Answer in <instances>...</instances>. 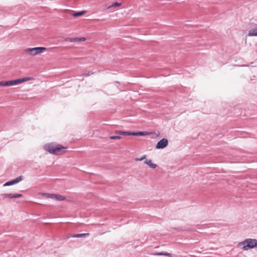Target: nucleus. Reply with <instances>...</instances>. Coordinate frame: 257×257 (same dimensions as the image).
I'll return each instance as SVG.
<instances>
[{"label": "nucleus", "instance_id": "22", "mask_svg": "<svg viewBox=\"0 0 257 257\" xmlns=\"http://www.w3.org/2000/svg\"><path fill=\"white\" fill-rule=\"evenodd\" d=\"M146 155H144L141 158H136V161H143V160L146 159Z\"/></svg>", "mask_w": 257, "mask_h": 257}, {"label": "nucleus", "instance_id": "17", "mask_svg": "<svg viewBox=\"0 0 257 257\" xmlns=\"http://www.w3.org/2000/svg\"><path fill=\"white\" fill-rule=\"evenodd\" d=\"M14 184H15V183L14 180L13 179L12 180L8 181L6 183H5L4 184V186H10V185H14Z\"/></svg>", "mask_w": 257, "mask_h": 257}, {"label": "nucleus", "instance_id": "16", "mask_svg": "<svg viewBox=\"0 0 257 257\" xmlns=\"http://www.w3.org/2000/svg\"><path fill=\"white\" fill-rule=\"evenodd\" d=\"M121 6V4L119 3L118 2H115L113 4H112L111 6H109L108 8H111L113 7H118Z\"/></svg>", "mask_w": 257, "mask_h": 257}, {"label": "nucleus", "instance_id": "7", "mask_svg": "<svg viewBox=\"0 0 257 257\" xmlns=\"http://www.w3.org/2000/svg\"><path fill=\"white\" fill-rule=\"evenodd\" d=\"M31 79H32V78L31 77H25V78H23L14 80V85L19 84L23 82H25V81H26L28 80H30Z\"/></svg>", "mask_w": 257, "mask_h": 257}, {"label": "nucleus", "instance_id": "5", "mask_svg": "<svg viewBox=\"0 0 257 257\" xmlns=\"http://www.w3.org/2000/svg\"><path fill=\"white\" fill-rule=\"evenodd\" d=\"M1 196L4 199H7V198L12 199V198H15L21 197V196H22V194H19V193H15V194L4 193V194H2L1 195Z\"/></svg>", "mask_w": 257, "mask_h": 257}, {"label": "nucleus", "instance_id": "8", "mask_svg": "<svg viewBox=\"0 0 257 257\" xmlns=\"http://www.w3.org/2000/svg\"><path fill=\"white\" fill-rule=\"evenodd\" d=\"M152 133H149L148 132H132V136H144L149 134H151Z\"/></svg>", "mask_w": 257, "mask_h": 257}, {"label": "nucleus", "instance_id": "12", "mask_svg": "<svg viewBox=\"0 0 257 257\" xmlns=\"http://www.w3.org/2000/svg\"><path fill=\"white\" fill-rule=\"evenodd\" d=\"M248 35L249 36H257V28L249 30Z\"/></svg>", "mask_w": 257, "mask_h": 257}, {"label": "nucleus", "instance_id": "9", "mask_svg": "<svg viewBox=\"0 0 257 257\" xmlns=\"http://www.w3.org/2000/svg\"><path fill=\"white\" fill-rule=\"evenodd\" d=\"M114 133L118 135L132 136V132L116 131Z\"/></svg>", "mask_w": 257, "mask_h": 257}, {"label": "nucleus", "instance_id": "13", "mask_svg": "<svg viewBox=\"0 0 257 257\" xmlns=\"http://www.w3.org/2000/svg\"><path fill=\"white\" fill-rule=\"evenodd\" d=\"M86 13V11H80V12H76V13H74L72 14V16L74 17H80V16H82L83 15L85 14Z\"/></svg>", "mask_w": 257, "mask_h": 257}, {"label": "nucleus", "instance_id": "1", "mask_svg": "<svg viewBox=\"0 0 257 257\" xmlns=\"http://www.w3.org/2000/svg\"><path fill=\"white\" fill-rule=\"evenodd\" d=\"M238 246L241 247L244 250L257 247V239L247 238L244 241L238 243Z\"/></svg>", "mask_w": 257, "mask_h": 257}, {"label": "nucleus", "instance_id": "6", "mask_svg": "<svg viewBox=\"0 0 257 257\" xmlns=\"http://www.w3.org/2000/svg\"><path fill=\"white\" fill-rule=\"evenodd\" d=\"M14 85V80L10 81H0L1 86H10Z\"/></svg>", "mask_w": 257, "mask_h": 257}, {"label": "nucleus", "instance_id": "15", "mask_svg": "<svg viewBox=\"0 0 257 257\" xmlns=\"http://www.w3.org/2000/svg\"><path fill=\"white\" fill-rule=\"evenodd\" d=\"M88 233H80V234H75L72 235L73 237L75 238H78V237H85L87 235H88Z\"/></svg>", "mask_w": 257, "mask_h": 257}, {"label": "nucleus", "instance_id": "14", "mask_svg": "<svg viewBox=\"0 0 257 257\" xmlns=\"http://www.w3.org/2000/svg\"><path fill=\"white\" fill-rule=\"evenodd\" d=\"M66 41L70 42H80L79 38H67L65 40Z\"/></svg>", "mask_w": 257, "mask_h": 257}, {"label": "nucleus", "instance_id": "3", "mask_svg": "<svg viewBox=\"0 0 257 257\" xmlns=\"http://www.w3.org/2000/svg\"><path fill=\"white\" fill-rule=\"evenodd\" d=\"M46 50V48L45 47H39L32 48H28L25 50V53L30 54L32 56H34L42 53L44 51Z\"/></svg>", "mask_w": 257, "mask_h": 257}, {"label": "nucleus", "instance_id": "18", "mask_svg": "<svg viewBox=\"0 0 257 257\" xmlns=\"http://www.w3.org/2000/svg\"><path fill=\"white\" fill-rule=\"evenodd\" d=\"M23 179V176H20L16 178V179H14L15 181V183H18L21 181H22Z\"/></svg>", "mask_w": 257, "mask_h": 257}, {"label": "nucleus", "instance_id": "10", "mask_svg": "<svg viewBox=\"0 0 257 257\" xmlns=\"http://www.w3.org/2000/svg\"><path fill=\"white\" fill-rule=\"evenodd\" d=\"M145 163L148 165L150 168L155 169L157 167V165L152 163L151 160H146Z\"/></svg>", "mask_w": 257, "mask_h": 257}, {"label": "nucleus", "instance_id": "23", "mask_svg": "<svg viewBox=\"0 0 257 257\" xmlns=\"http://www.w3.org/2000/svg\"><path fill=\"white\" fill-rule=\"evenodd\" d=\"M158 255H164V252H161L156 254Z\"/></svg>", "mask_w": 257, "mask_h": 257}, {"label": "nucleus", "instance_id": "24", "mask_svg": "<svg viewBox=\"0 0 257 257\" xmlns=\"http://www.w3.org/2000/svg\"><path fill=\"white\" fill-rule=\"evenodd\" d=\"M164 255L170 256L171 255V254L168 252H164Z\"/></svg>", "mask_w": 257, "mask_h": 257}, {"label": "nucleus", "instance_id": "25", "mask_svg": "<svg viewBox=\"0 0 257 257\" xmlns=\"http://www.w3.org/2000/svg\"><path fill=\"white\" fill-rule=\"evenodd\" d=\"M85 40V38L84 37L79 38L80 41H84Z\"/></svg>", "mask_w": 257, "mask_h": 257}, {"label": "nucleus", "instance_id": "2", "mask_svg": "<svg viewBox=\"0 0 257 257\" xmlns=\"http://www.w3.org/2000/svg\"><path fill=\"white\" fill-rule=\"evenodd\" d=\"M44 149L51 154L57 155L60 151L65 150L66 148L60 145L47 144L44 146Z\"/></svg>", "mask_w": 257, "mask_h": 257}, {"label": "nucleus", "instance_id": "11", "mask_svg": "<svg viewBox=\"0 0 257 257\" xmlns=\"http://www.w3.org/2000/svg\"><path fill=\"white\" fill-rule=\"evenodd\" d=\"M54 199L58 201H64L66 198L64 196L54 194Z\"/></svg>", "mask_w": 257, "mask_h": 257}, {"label": "nucleus", "instance_id": "21", "mask_svg": "<svg viewBox=\"0 0 257 257\" xmlns=\"http://www.w3.org/2000/svg\"><path fill=\"white\" fill-rule=\"evenodd\" d=\"M93 74V72H92V71H88V72L87 73H84L83 75L85 76H90V75Z\"/></svg>", "mask_w": 257, "mask_h": 257}, {"label": "nucleus", "instance_id": "4", "mask_svg": "<svg viewBox=\"0 0 257 257\" xmlns=\"http://www.w3.org/2000/svg\"><path fill=\"white\" fill-rule=\"evenodd\" d=\"M168 145V141L166 138H163L159 141L156 144V148L157 149H163Z\"/></svg>", "mask_w": 257, "mask_h": 257}, {"label": "nucleus", "instance_id": "20", "mask_svg": "<svg viewBox=\"0 0 257 257\" xmlns=\"http://www.w3.org/2000/svg\"><path fill=\"white\" fill-rule=\"evenodd\" d=\"M121 137L119 136H110L109 137V139L110 140H119L120 139Z\"/></svg>", "mask_w": 257, "mask_h": 257}, {"label": "nucleus", "instance_id": "19", "mask_svg": "<svg viewBox=\"0 0 257 257\" xmlns=\"http://www.w3.org/2000/svg\"><path fill=\"white\" fill-rule=\"evenodd\" d=\"M44 196H46L48 198H51V199H54V194L45 193Z\"/></svg>", "mask_w": 257, "mask_h": 257}]
</instances>
